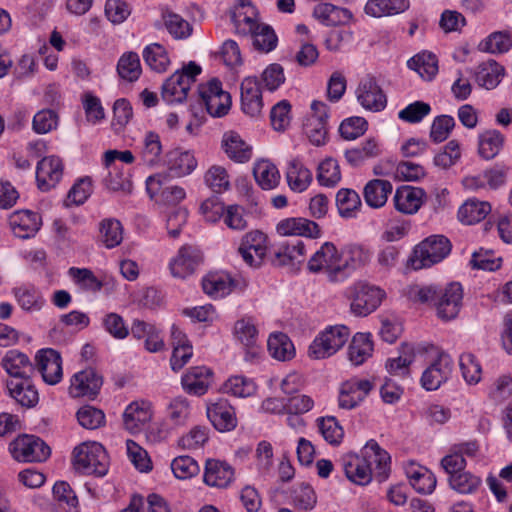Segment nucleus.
Wrapping results in <instances>:
<instances>
[{
  "instance_id": "obj_63",
  "label": "nucleus",
  "mask_w": 512,
  "mask_h": 512,
  "mask_svg": "<svg viewBox=\"0 0 512 512\" xmlns=\"http://www.w3.org/2000/svg\"><path fill=\"white\" fill-rule=\"evenodd\" d=\"M161 153L162 144L160 136L153 131L147 132L143 140V148L141 151L143 161L147 165H154L159 161Z\"/></svg>"
},
{
  "instance_id": "obj_22",
  "label": "nucleus",
  "mask_w": 512,
  "mask_h": 512,
  "mask_svg": "<svg viewBox=\"0 0 512 512\" xmlns=\"http://www.w3.org/2000/svg\"><path fill=\"white\" fill-rule=\"evenodd\" d=\"M62 160L56 156L44 157L36 167L37 185L42 191L54 188L63 176Z\"/></svg>"
},
{
  "instance_id": "obj_32",
  "label": "nucleus",
  "mask_w": 512,
  "mask_h": 512,
  "mask_svg": "<svg viewBox=\"0 0 512 512\" xmlns=\"http://www.w3.org/2000/svg\"><path fill=\"white\" fill-rule=\"evenodd\" d=\"M231 18L236 30L244 35L259 30L261 25L257 22V10L249 0H239Z\"/></svg>"
},
{
  "instance_id": "obj_37",
  "label": "nucleus",
  "mask_w": 512,
  "mask_h": 512,
  "mask_svg": "<svg viewBox=\"0 0 512 512\" xmlns=\"http://www.w3.org/2000/svg\"><path fill=\"white\" fill-rule=\"evenodd\" d=\"M393 191L390 181L384 179H372L366 183L363 189V197L366 204L374 209L383 207Z\"/></svg>"
},
{
  "instance_id": "obj_55",
  "label": "nucleus",
  "mask_w": 512,
  "mask_h": 512,
  "mask_svg": "<svg viewBox=\"0 0 512 512\" xmlns=\"http://www.w3.org/2000/svg\"><path fill=\"white\" fill-rule=\"evenodd\" d=\"M512 47V36L508 32L497 31L482 40L478 49L482 52L497 54L505 53Z\"/></svg>"
},
{
  "instance_id": "obj_4",
  "label": "nucleus",
  "mask_w": 512,
  "mask_h": 512,
  "mask_svg": "<svg viewBox=\"0 0 512 512\" xmlns=\"http://www.w3.org/2000/svg\"><path fill=\"white\" fill-rule=\"evenodd\" d=\"M307 268L311 273H324L329 282L344 281L342 251L332 242L327 241L320 246L309 259Z\"/></svg>"
},
{
  "instance_id": "obj_23",
  "label": "nucleus",
  "mask_w": 512,
  "mask_h": 512,
  "mask_svg": "<svg viewBox=\"0 0 512 512\" xmlns=\"http://www.w3.org/2000/svg\"><path fill=\"white\" fill-rule=\"evenodd\" d=\"M41 225V216L31 210H17L9 216V226L13 234L21 239L34 237Z\"/></svg>"
},
{
  "instance_id": "obj_6",
  "label": "nucleus",
  "mask_w": 512,
  "mask_h": 512,
  "mask_svg": "<svg viewBox=\"0 0 512 512\" xmlns=\"http://www.w3.org/2000/svg\"><path fill=\"white\" fill-rule=\"evenodd\" d=\"M350 333V329L345 325L326 327L310 344L308 348L309 357L320 360L334 355L346 344Z\"/></svg>"
},
{
  "instance_id": "obj_57",
  "label": "nucleus",
  "mask_w": 512,
  "mask_h": 512,
  "mask_svg": "<svg viewBox=\"0 0 512 512\" xmlns=\"http://www.w3.org/2000/svg\"><path fill=\"white\" fill-rule=\"evenodd\" d=\"M450 487L460 494H472L481 486V477L463 470L462 472L448 477Z\"/></svg>"
},
{
  "instance_id": "obj_25",
  "label": "nucleus",
  "mask_w": 512,
  "mask_h": 512,
  "mask_svg": "<svg viewBox=\"0 0 512 512\" xmlns=\"http://www.w3.org/2000/svg\"><path fill=\"white\" fill-rule=\"evenodd\" d=\"M276 231L281 236L318 238L321 235V229L316 222L302 217L282 219L277 223Z\"/></svg>"
},
{
  "instance_id": "obj_58",
  "label": "nucleus",
  "mask_w": 512,
  "mask_h": 512,
  "mask_svg": "<svg viewBox=\"0 0 512 512\" xmlns=\"http://www.w3.org/2000/svg\"><path fill=\"white\" fill-rule=\"evenodd\" d=\"M105 168L108 170V175L104 178V184L109 190L127 193L131 191L132 183L124 172L123 165H111Z\"/></svg>"
},
{
  "instance_id": "obj_38",
  "label": "nucleus",
  "mask_w": 512,
  "mask_h": 512,
  "mask_svg": "<svg viewBox=\"0 0 512 512\" xmlns=\"http://www.w3.org/2000/svg\"><path fill=\"white\" fill-rule=\"evenodd\" d=\"M10 396L23 407H34L39 401L38 391L31 378L10 380L7 382Z\"/></svg>"
},
{
  "instance_id": "obj_46",
  "label": "nucleus",
  "mask_w": 512,
  "mask_h": 512,
  "mask_svg": "<svg viewBox=\"0 0 512 512\" xmlns=\"http://www.w3.org/2000/svg\"><path fill=\"white\" fill-rule=\"evenodd\" d=\"M270 356L278 361L291 360L295 355V348L290 338L282 333H272L267 340Z\"/></svg>"
},
{
  "instance_id": "obj_28",
  "label": "nucleus",
  "mask_w": 512,
  "mask_h": 512,
  "mask_svg": "<svg viewBox=\"0 0 512 512\" xmlns=\"http://www.w3.org/2000/svg\"><path fill=\"white\" fill-rule=\"evenodd\" d=\"M240 93L242 111L250 117L258 116L262 110L263 101L257 78H244L240 85Z\"/></svg>"
},
{
  "instance_id": "obj_60",
  "label": "nucleus",
  "mask_w": 512,
  "mask_h": 512,
  "mask_svg": "<svg viewBox=\"0 0 512 512\" xmlns=\"http://www.w3.org/2000/svg\"><path fill=\"white\" fill-rule=\"evenodd\" d=\"M317 180L321 186L334 187L341 180V172L338 162L335 159L323 160L317 171Z\"/></svg>"
},
{
  "instance_id": "obj_39",
  "label": "nucleus",
  "mask_w": 512,
  "mask_h": 512,
  "mask_svg": "<svg viewBox=\"0 0 512 512\" xmlns=\"http://www.w3.org/2000/svg\"><path fill=\"white\" fill-rule=\"evenodd\" d=\"M475 81L485 89H494L504 76V67L490 59L480 63L474 72Z\"/></svg>"
},
{
  "instance_id": "obj_8",
  "label": "nucleus",
  "mask_w": 512,
  "mask_h": 512,
  "mask_svg": "<svg viewBox=\"0 0 512 512\" xmlns=\"http://www.w3.org/2000/svg\"><path fill=\"white\" fill-rule=\"evenodd\" d=\"M9 452L17 462H43L50 456V447L38 436L23 434L9 444Z\"/></svg>"
},
{
  "instance_id": "obj_20",
  "label": "nucleus",
  "mask_w": 512,
  "mask_h": 512,
  "mask_svg": "<svg viewBox=\"0 0 512 512\" xmlns=\"http://www.w3.org/2000/svg\"><path fill=\"white\" fill-rule=\"evenodd\" d=\"M341 466L346 477L354 484L365 486L373 479V470L362 454L346 453L341 458Z\"/></svg>"
},
{
  "instance_id": "obj_59",
  "label": "nucleus",
  "mask_w": 512,
  "mask_h": 512,
  "mask_svg": "<svg viewBox=\"0 0 512 512\" xmlns=\"http://www.w3.org/2000/svg\"><path fill=\"white\" fill-rule=\"evenodd\" d=\"M117 71L121 78L130 82L136 81L142 72L138 54L135 52L124 53L118 61Z\"/></svg>"
},
{
  "instance_id": "obj_56",
  "label": "nucleus",
  "mask_w": 512,
  "mask_h": 512,
  "mask_svg": "<svg viewBox=\"0 0 512 512\" xmlns=\"http://www.w3.org/2000/svg\"><path fill=\"white\" fill-rule=\"evenodd\" d=\"M224 393L230 394L235 397H250L257 391L256 383L244 376L230 377L222 387Z\"/></svg>"
},
{
  "instance_id": "obj_1",
  "label": "nucleus",
  "mask_w": 512,
  "mask_h": 512,
  "mask_svg": "<svg viewBox=\"0 0 512 512\" xmlns=\"http://www.w3.org/2000/svg\"><path fill=\"white\" fill-rule=\"evenodd\" d=\"M415 299L420 303L433 305L437 316L444 321H449L455 319L461 310L463 288L457 282H452L445 287L423 286L417 288Z\"/></svg>"
},
{
  "instance_id": "obj_29",
  "label": "nucleus",
  "mask_w": 512,
  "mask_h": 512,
  "mask_svg": "<svg viewBox=\"0 0 512 512\" xmlns=\"http://www.w3.org/2000/svg\"><path fill=\"white\" fill-rule=\"evenodd\" d=\"M212 375L211 369L206 366L192 367L182 376V387L188 394L202 396L208 391Z\"/></svg>"
},
{
  "instance_id": "obj_11",
  "label": "nucleus",
  "mask_w": 512,
  "mask_h": 512,
  "mask_svg": "<svg viewBox=\"0 0 512 512\" xmlns=\"http://www.w3.org/2000/svg\"><path fill=\"white\" fill-rule=\"evenodd\" d=\"M452 367L451 357L445 352H439L436 358L423 371L420 379L421 386L427 391L437 390L449 379Z\"/></svg>"
},
{
  "instance_id": "obj_12",
  "label": "nucleus",
  "mask_w": 512,
  "mask_h": 512,
  "mask_svg": "<svg viewBox=\"0 0 512 512\" xmlns=\"http://www.w3.org/2000/svg\"><path fill=\"white\" fill-rule=\"evenodd\" d=\"M238 252L249 266H260L267 252L266 234L259 230L246 233L241 239Z\"/></svg>"
},
{
  "instance_id": "obj_30",
  "label": "nucleus",
  "mask_w": 512,
  "mask_h": 512,
  "mask_svg": "<svg viewBox=\"0 0 512 512\" xmlns=\"http://www.w3.org/2000/svg\"><path fill=\"white\" fill-rule=\"evenodd\" d=\"M207 417L212 425L222 432L233 430L237 425L235 411L225 399L210 404L207 407Z\"/></svg>"
},
{
  "instance_id": "obj_34",
  "label": "nucleus",
  "mask_w": 512,
  "mask_h": 512,
  "mask_svg": "<svg viewBox=\"0 0 512 512\" xmlns=\"http://www.w3.org/2000/svg\"><path fill=\"white\" fill-rule=\"evenodd\" d=\"M404 469L415 491L420 494H430L434 491L437 481L435 475L429 469L415 462H408Z\"/></svg>"
},
{
  "instance_id": "obj_5",
  "label": "nucleus",
  "mask_w": 512,
  "mask_h": 512,
  "mask_svg": "<svg viewBox=\"0 0 512 512\" xmlns=\"http://www.w3.org/2000/svg\"><path fill=\"white\" fill-rule=\"evenodd\" d=\"M450 240L443 235H432L420 242L410 258L415 270L431 267L441 262L451 252Z\"/></svg>"
},
{
  "instance_id": "obj_13",
  "label": "nucleus",
  "mask_w": 512,
  "mask_h": 512,
  "mask_svg": "<svg viewBox=\"0 0 512 512\" xmlns=\"http://www.w3.org/2000/svg\"><path fill=\"white\" fill-rule=\"evenodd\" d=\"M360 452L372 468L374 478L379 482L385 481L391 471V457L389 453L381 448L374 439L367 441Z\"/></svg>"
},
{
  "instance_id": "obj_18",
  "label": "nucleus",
  "mask_w": 512,
  "mask_h": 512,
  "mask_svg": "<svg viewBox=\"0 0 512 512\" xmlns=\"http://www.w3.org/2000/svg\"><path fill=\"white\" fill-rule=\"evenodd\" d=\"M102 383V377L94 369L88 368L72 376L69 394L74 398H93L99 393Z\"/></svg>"
},
{
  "instance_id": "obj_3",
  "label": "nucleus",
  "mask_w": 512,
  "mask_h": 512,
  "mask_svg": "<svg viewBox=\"0 0 512 512\" xmlns=\"http://www.w3.org/2000/svg\"><path fill=\"white\" fill-rule=\"evenodd\" d=\"M201 67L191 61L182 69L168 77L161 87V97L168 104L182 103L186 100L196 77L201 73Z\"/></svg>"
},
{
  "instance_id": "obj_51",
  "label": "nucleus",
  "mask_w": 512,
  "mask_h": 512,
  "mask_svg": "<svg viewBox=\"0 0 512 512\" xmlns=\"http://www.w3.org/2000/svg\"><path fill=\"white\" fill-rule=\"evenodd\" d=\"M407 66L424 80H431L438 72L436 56L430 52H421L407 61Z\"/></svg>"
},
{
  "instance_id": "obj_17",
  "label": "nucleus",
  "mask_w": 512,
  "mask_h": 512,
  "mask_svg": "<svg viewBox=\"0 0 512 512\" xmlns=\"http://www.w3.org/2000/svg\"><path fill=\"white\" fill-rule=\"evenodd\" d=\"M357 100L366 110L379 112L386 107L387 98L375 78L364 77L356 90Z\"/></svg>"
},
{
  "instance_id": "obj_10",
  "label": "nucleus",
  "mask_w": 512,
  "mask_h": 512,
  "mask_svg": "<svg viewBox=\"0 0 512 512\" xmlns=\"http://www.w3.org/2000/svg\"><path fill=\"white\" fill-rule=\"evenodd\" d=\"M375 388L372 380L352 377L344 381L339 389L338 406L341 409L352 410L358 407Z\"/></svg>"
},
{
  "instance_id": "obj_52",
  "label": "nucleus",
  "mask_w": 512,
  "mask_h": 512,
  "mask_svg": "<svg viewBox=\"0 0 512 512\" xmlns=\"http://www.w3.org/2000/svg\"><path fill=\"white\" fill-rule=\"evenodd\" d=\"M319 433L324 440L332 445L339 446L344 438V429L334 416H322L316 419Z\"/></svg>"
},
{
  "instance_id": "obj_40",
  "label": "nucleus",
  "mask_w": 512,
  "mask_h": 512,
  "mask_svg": "<svg viewBox=\"0 0 512 512\" xmlns=\"http://www.w3.org/2000/svg\"><path fill=\"white\" fill-rule=\"evenodd\" d=\"M383 151V143L377 137H369L359 147L346 150L345 158L352 166H358L365 159L380 156Z\"/></svg>"
},
{
  "instance_id": "obj_41",
  "label": "nucleus",
  "mask_w": 512,
  "mask_h": 512,
  "mask_svg": "<svg viewBox=\"0 0 512 512\" xmlns=\"http://www.w3.org/2000/svg\"><path fill=\"white\" fill-rule=\"evenodd\" d=\"M12 293L18 305L26 312L40 311L46 302L41 291L32 285L15 287Z\"/></svg>"
},
{
  "instance_id": "obj_15",
  "label": "nucleus",
  "mask_w": 512,
  "mask_h": 512,
  "mask_svg": "<svg viewBox=\"0 0 512 512\" xmlns=\"http://www.w3.org/2000/svg\"><path fill=\"white\" fill-rule=\"evenodd\" d=\"M166 176L156 174L146 180V190L151 198L159 196V201L166 205H176L186 197L185 189L178 185L166 183Z\"/></svg>"
},
{
  "instance_id": "obj_21",
  "label": "nucleus",
  "mask_w": 512,
  "mask_h": 512,
  "mask_svg": "<svg viewBox=\"0 0 512 512\" xmlns=\"http://www.w3.org/2000/svg\"><path fill=\"white\" fill-rule=\"evenodd\" d=\"M235 478L234 468L225 461L208 459L205 463L203 481L207 486L225 489Z\"/></svg>"
},
{
  "instance_id": "obj_44",
  "label": "nucleus",
  "mask_w": 512,
  "mask_h": 512,
  "mask_svg": "<svg viewBox=\"0 0 512 512\" xmlns=\"http://www.w3.org/2000/svg\"><path fill=\"white\" fill-rule=\"evenodd\" d=\"M167 166L173 176L183 177L196 168L197 161L191 152L177 149L168 153Z\"/></svg>"
},
{
  "instance_id": "obj_31",
  "label": "nucleus",
  "mask_w": 512,
  "mask_h": 512,
  "mask_svg": "<svg viewBox=\"0 0 512 512\" xmlns=\"http://www.w3.org/2000/svg\"><path fill=\"white\" fill-rule=\"evenodd\" d=\"M173 352L170 359L171 369L175 372L181 370L193 356V347L187 336L175 325L171 328Z\"/></svg>"
},
{
  "instance_id": "obj_14",
  "label": "nucleus",
  "mask_w": 512,
  "mask_h": 512,
  "mask_svg": "<svg viewBox=\"0 0 512 512\" xmlns=\"http://www.w3.org/2000/svg\"><path fill=\"white\" fill-rule=\"evenodd\" d=\"M427 200V194L421 187L403 185L393 195L394 208L401 214H416Z\"/></svg>"
},
{
  "instance_id": "obj_36",
  "label": "nucleus",
  "mask_w": 512,
  "mask_h": 512,
  "mask_svg": "<svg viewBox=\"0 0 512 512\" xmlns=\"http://www.w3.org/2000/svg\"><path fill=\"white\" fill-rule=\"evenodd\" d=\"M234 280L225 272H211L202 280V288L208 296L219 299L229 295L234 287Z\"/></svg>"
},
{
  "instance_id": "obj_64",
  "label": "nucleus",
  "mask_w": 512,
  "mask_h": 512,
  "mask_svg": "<svg viewBox=\"0 0 512 512\" xmlns=\"http://www.w3.org/2000/svg\"><path fill=\"white\" fill-rule=\"evenodd\" d=\"M53 496L67 512H76L78 499L67 482H56L53 486Z\"/></svg>"
},
{
  "instance_id": "obj_24",
  "label": "nucleus",
  "mask_w": 512,
  "mask_h": 512,
  "mask_svg": "<svg viewBox=\"0 0 512 512\" xmlns=\"http://www.w3.org/2000/svg\"><path fill=\"white\" fill-rule=\"evenodd\" d=\"M341 251L344 281L348 279L354 271L368 265L373 255L369 247L357 243L347 244Z\"/></svg>"
},
{
  "instance_id": "obj_42",
  "label": "nucleus",
  "mask_w": 512,
  "mask_h": 512,
  "mask_svg": "<svg viewBox=\"0 0 512 512\" xmlns=\"http://www.w3.org/2000/svg\"><path fill=\"white\" fill-rule=\"evenodd\" d=\"M98 231V243L107 249H113L123 241V226L117 219L106 218L101 220Z\"/></svg>"
},
{
  "instance_id": "obj_33",
  "label": "nucleus",
  "mask_w": 512,
  "mask_h": 512,
  "mask_svg": "<svg viewBox=\"0 0 512 512\" xmlns=\"http://www.w3.org/2000/svg\"><path fill=\"white\" fill-rule=\"evenodd\" d=\"M221 147L227 157L236 163H246L252 158V146L234 131L224 133Z\"/></svg>"
},
{
  "instance_id": "obj_54",
  "label": "nucleus",
  "mask_w": 512,
  "mask_h": 512,
  "mask_svg": "<svg viewBox=\"0 0 512 512\" xmlns=\"http://www.w3.org/2000/svg\"><path fill=\"white\" fill-rule=\"evenodd\" d=\"M336 206L342 217H354L361 207L360 196L352 189L342 188L336 194Z\"/></svg>"
},
{
  "instance_id": "obj_49",
  "label": "nucleus",
  "mask_w": 512,
  "mask_h": 512,
  "mask_svg": "<svg viewBox=\"0 0 512 512\" xmlns=\"http://www.w3.org/2000/svg\"><path fill=\"white\" fill-rule=\"evenodd\" d=\"M373 352L371 335L357 333L353 336L348 348L349 360L356 366L363 364Z\"/></svg>"
},
{
  "instance_id": "obj_35",
  "label": "nucleus",
  "mask_w": 512,
  "mask_h": 512,
  "mask_svg": "<svg viewBox=\"0 0 512 512\" xmlns=\"http://www.w3.org/2000/svg\"><path fill=\"white\" fill-rule=\"evenodd\" d=\"M313 17L325 26H337L349 24L353 14L344 7L331 3H319L314 7Z\"/></svg>"
},
{
  "instance_id": "obj_61",
  "label": "nucleus",
  "mask_w": 512,
  "mask_h": 512,
  "mask_svg": "<svg viewBox=\"0 0 512 512\" xmlns=\"http://www.w3.org/2000/svg\"><path fill=\"white\" fill-rule=\"evenodd\" d=\"M204 179L207 186L216 193H222L230 188V176L223 166H211Z\"/></svg>"
},
{
  "instance_id": "obj_26",
  "label": "nucleus",
  "mask_w": 512,
  "mask_h": 512,
  "mask_svg": "<svg viewBox=\"0 0 512 512\" xmlns=\"http://www.w3.org/2000/svg\"><path fill=\"white\" fill-rule=\"evenodd\" d=\"M153 416L152 406L147 401H133L123 413V424L131 433L142 431Z\"/></svg>"
},
{
  "instance_id": "obj_27",
  "label": "nucleus",
  "mask_w": 512,
  "mask_h": 512,
  "mask_svg": "<svg viewBox=\"0 0 512 512\" xmlns=\"http://www.w3.org/2000/svg\"><path fill=\"white\" fill-rule=\"evenodd\" d=\"M1 366L13 378L12 380L30 378L34 372V365L29 357L17 349L8 350L5 353L1 359Z\"/></svg>"
},
{
  "instance_id": "obj_16",
  "label": "nucleus",
  "mask_w": 512,
  "mask_h": 512,
  "mask_svg": "<svg viewBox=\"0 0 512 512\" xmlns=\"http://www.w3.org/2000/svg\"><path fill=\"white\" fill-rule=\"evenodd\" d=\"M35 360L37 370L45 383L55 385L62 380V358L58 351L52 348L41 349L37 352Z\"/></svg>"
},
{
  "instance_id": "obj_9",
  "label": "nucleus",
  "mask_w": 512,
  "mask_h": 512,
  "mask_svg": "<svg viewBox=\"0 0 512 512\" xmlns=\"http://www.w3.org/2000/svg\"><path fill=\"white\" fill-rule=\"evenodd\" d=\"M202 262L201 250L194 245L186 244L169 260L168 268L172 277L184 280L193 275Z\"/></svg>"
},
{
  "instance_id": "obj_43",
  "label": "nucleus",
  "mask_w": 512,
  "mask_h": 512,
  "mask_svg": "<svg viewBox=\"0 0 512 512\" xmlns=\"http://www.w3.org/2000/svg\"><path fill=\"white\" fill-rule=\"evenodd\" d=\"M491 212V205L487 201L477 199L466 200L458 209V219L465 224L478 223Z\"/></svg>"
},
{
  "instance_id": "obj_53",
  "label": "nucleus",
  "mask_w": 512,
  "mask_h": 512,
  "mask_svg": "<svg viewBox=\"0 0 512 512\" xmlns=\"http://www.w3.org/2000/svg\"><path fill=\"white\" fill-rule=\"evenodd\" d=\"M504 137L498 130H484L479 134L478 152L486 159H493L501 150Z\"/></svg>"
},
{
  "instance_id": "obj_62",
  "label": "nucleus",
  "mask_w": 512,
  "mask_h": 512,
  "mask_svg": "<svg viewBox=\"0 0 512 512\" xmlns=\"http://www.w3.org/2000/svg\"><path fill=\"white\" fill-rule=\"evenodd\" d=\"M411 230V221L403 218H392L381 234V239L386 242H396L406 237Z\"/></svg>"
},
{
  "instance_id": "obj_50",
  "label": "nucleus",
  "mask_w": 512,
  "mask_h": 512,
  "mask_svg": "<svg viewBox=\"0 0 512 512\" xmlns=\"http://www.w3.org/2000/svg\"><path fill=\"white\" fill-rule=\"evenodd\" d=\"M142 56L147 66L157 73L165 72L171 64L168 51L159 43L147 45Z\"/></svg>"
},
{
  "instance_id": "obj_7",
  "label": "nucleus",
  "mask_w": 512,
  "mask_h": 512,
  "mask_svg": "<svg viewBox=\"0 0 512 512\" xmlns=\"http://www.w3.org/2000/svg\"><path fill=\"white\" fill-rule=\"evenodd\" d=\"M351 299V311L357 316H366L375 311L385 298V291L366 282H357L347 289Z\"/></svg>"
},
{
  "instance_id": "obj_45",
  "label": "nucleus",
  "mask_w": 512,
  "mask_h": 512,
  "mask_svg": "<svg viewBox=\"0 0 512 512\" xmlns=\"http://www.w3.org/2000/svg\"><path fill=\"white\" fill-rule=\"evenodd\" d=\"M286 179L292 191L301 193L311 184L312 173L299 160H292L287 168Z\"/></svg>"
},
{
  "instance_id": "obj_19",
  "label": "nucleus",
  "mask_w": 512,
  "mask_h": 512,
  "mask_svg": "<svg viewBox=\"0 0 512 512\" xmlns=\"http://www.w3.org/2000/svg\"><path fill=\"white\" fill-rule=\"evenodd\" d=\"M306 246L302 240L281 243L274 252L273 263L298 271L305 260Z\"/></svg>"
},
{
  "instance_id": "obj_47",
  "label": "nucleus",
  "mask_w": 512,
  "mask_h": 512,
  "mask_svg": "<svg viewBox=\"0 0 512 512\" xmlns=\"http://www.w3.org/2000/svg\"><path fill=\"white\" fill-rule=\"evenodd\" d=\"M233 335L235 339L247 348H254L257 345L259 331L254 318L242 317L234 324Z\"/></svg>"
},
{
  "instance_id": "obj_2",
  "label": "nucleus",
  "mask_w": 512,
  "mask_h": 512,
  "mask_svg": "<svg viewBox=\"0 0 512 512\" xmlns=\"http://www.w3.org/2000/svg\"><path fill=\"white\" fill-rule=\"evenodd\" d=\"M74 468L86 475L102 477L107 474L109 458L104 447L97 442H84L73 451Z\"/></svg>"
},
{
  "instance_id": "obj_48",
  "label": "nucleus",
  "mask_w": 512,
  "mask_h": 512,
  "mask_svg": "<svg viewBox=\"0 0 512 512\" xmlns=\"http://www.w3.org/2000/svg\"><path fill=\"white\" fill-rule=\"evenodd\" d=\"M253 175L263 190H272L280 182V173L277 167L268 160L257 161L253 168Z\"/></svg>"
}]
</instances>
